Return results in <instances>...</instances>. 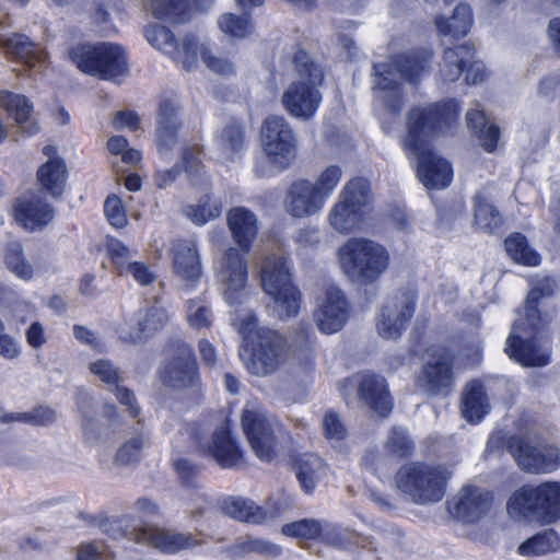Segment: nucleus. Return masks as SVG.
I'll return each mask as SVG.
<instances>
[{"instance_id":"f257e3e1","label":"nucleus","mask_w":560,"mask_h":560,"mask_svg":"<svg viewBox=\"0 0 560 560\" xmlns=\"http://www.w3.org/2000/svg\"><path fill=\"white\" fill-rule=\"evenodd\" d=\"M457 116L458 105L452 100L415 107L408 114L402 147L416 156L418 178L429 189L445 188L452 180L451 164L431 151L429 141L446 132Z\"/></svg>"},{"instance_id":"f03ea898","label":"nucleus","mask_w":560,"mask_h":560,"mask_svg":"<svg viewBox=\"0 0 560 560\" xmlns=\"http://www.w3.org/2000/svg\"><path fill=\"white\" fill-rule=\"evenodd\" d=\"M226 222L233 241L240 249L228 248L222 257L220 280L224 285L225 300L237 302L248 280V265L244 254L250 252L259 226L256 214L246 207H233L226 213Z\"/></svg>"},{"instance_id":"7ed1b4c3","label":"nucleus","mask_w":560,"mask_h":560,"mask_svg":"<svg viewBox=\"0 0 560 560\" xmlns=\"http://www.w3.org/2000/svg\"><path fill=\"white\" fill-rule=\"evenodd\" d=\"M432 55L431 50L421 49L399 55L389 63L374 65L376 98L390 113H398L404 105V96L396 75L409 83H417L428 71Z\"/></svg>"},{"instance_id":"20e7f679","label":"nucleus","mask_w":560,"mask_h":560,"mask_svg":"<svg viewBox=\"0 0 560 560\" xmlns=\"http://www.w3.org/2000/svg\"><path fill=\"white\" fill-rule=\"evenodd\" d=\"M337 258L347 278L362 285L374 283L389 266L387 249L365 237L348 238L337 249Z\"/></svg>"},{"instance_id":"39448f33","label":"nucleus","mask_w":560,"mask_h":560,"mask_svg":"<svg viewBox=\"0 0 560 560\" xmlns=\"http://www.w3.org/2000/svg\"><path fill=\"white\" fill-rule=\"evenodd\" d=\"M452 471L442 465L412 462L402 465L394 477L395 488L419 505L440 502Z\"/></svg>"},{"instance_id":"423d86ee","label":"nucleus","mask_w":560,"mask_h":560,"mask_svg":"<svg viewBox=\"0 0 560 560\" xmlns=\"http://www.w3.org/2000/svg\"><path fill=\"white\" fill-rule=\"evenodd\" d=\"M69 56L82 73L100 80H116L129 72L128 54L116 43L79 44L70 49Z\"/></svg>"},{"instance_id":"0eeeda50","label":"nucleus","mask_w":560,"mask_h":560,"mask_svg":"<svg viewBox=\"0 0 560 560\" xmlns=\"http://www.w3.org/2000/svg\"><path fill=\"white\" fill-rule=\"evenodd\" d=\"M260 280L262 290L273 301L280 319L298 316L302 294L292 280V273L284 257L266 256L261 262Z\"/></svg>"},{"instance_id":"6e6552de","label":"nucleus","mask_w":560,"mask_h":560,"mask_svg":"<svg viewBox=\"0 0 560 560\" xmlns=\"http://www.w3.org/2000/svg\"><path fill=\"white\" fill-rule=\"evenodd\" d=\"M513 517L539 524H551L560 518V482L548 481L537 487L524 486L516 490L506 504Z\"/></svg>"},{"instance_id":"1a4fd4ad","label":"nucleus","mask_w":560,"mask_h":560,"mask_svg":"<svg viewBox=\"0 0 560 560\" xmlns=\"http://www.w3.org/2000/svg\"><path fill=\"white\" fill-rule=\"evenodd\" d=\"M243 331H255L249 363L257 375H270L282 364L285 357L287 341L278 331L269 328H257V319L248 316L242 323Z\"/></svg>"},{"instance_id":"9d476101","label":"nucleus","mask_w":560,"mask_h":560,"mask_svg":"<svg viewBox=\"0 0 560 560\" xmlns=\"http://www.w3.org/2000/svg\"><path fill=\"white\" fill-rule=\"evenodd\" d=\"M260 142L268 162L278 172L288 170L296 158V139L283 117L269 116L264 120Z\"/></svg>"},{"instance_id":"9b49d317","label":"nucleus","mask_w":560,"mask_h":560,"mask_svg":"<svg viewBox=\"0 0 560 560\" xmlns=\"http://www.w3.org/2000/svg\"><path fill=\"white\" fill-rule=\"evenodd\" d=\"M171 358L159 370L162 383L175 389L200 385V373L194 348L182 339L167 343Z\"/></svg>"},{"instance_id":"f8f14e48","label":"nucleus","mask_w":560,"mask_h":560,"mask_svg":"<svg viewBox=\"0 0 560 560\" xmlns=\"http://www.w3.org/2000/svg\"><path fill=\"white\" fill-rule=\"evenodd\" d=\"M298 73L308 79L307 82H294L284 92L282 102L290 115L299 118H310L315 113V61L308 54L299 49L293 57Z\"/></svg>"},{"instance_id":"ddd939ff","label":"nucleus","mask_w":560,"mask_h":560,"mask_svg":"<svg viewBox=\"0 0 560 560\" xmlns=\"http://www.w3.org/2000/svg\"><path fill=\"white\" fill-rule=\"evenodd\" d=\"M535 327L530 325V318L520 317L513 325L512 331L506 340L505 352L517 362L526 366H544L549 362V347L537 343L533 335L539 329L541 320H534Z\"/></svg>"},{"instance_id":"4468645a","label":"nucleus","mask_w":560,"mask_h":560,"mask_svg":"<svg viewBox=\"0 0 560 560\" xmlns=\"http://www.w3.org/2000/svg\"><path fill=\"white\" fill-rule=\"evenodd\" d=\"M509 450L522 470L548 474L560 466V448L524 439H512Z\"/></svg>"},{"instance_id":"2eb2a0df","label":"nucleus","mask_w":560,"mask_h":560,"mask_svg":"<svg viewBox=\"0 0 560 560\" xmlns=\"http://www.w3.org/2000/svg\"><path fill=\"white\" fill-rule=\"evenodd\" d=\"M417 293L413 290L398 291L382 306L376 328L384 339H397L407 327L415 312Z\"/></svg>"},{"instance_id":"dca6fc26","label":"nucleus","mask_w":560,"mask_h":560,"mask_svg":"<svg viewBox=\"0 0 560 560\" xmlns=\"http://www.w3.org/2000/svg\"><path fill=\"white\" fill-rule=\"evenodd\" d=\"M475 52V46L468 42L445 49L440 69L442 79L445 82L456 81L468 65L465 75L466 82L468 84H477L483 81L486 69L482 62L474 60Z\"/></svg>"},{"instance_id":"f3484780","label":"nucleus","mask_w":560,"mask_h":560,"mask_svg":"<svg viewBox=\"0 0 560 560\" xmlns=\"http://www.w3.org/2000/svg\"><path fill=\"white\" fill-rule=\"evenodd\" d=\"M12 215L21 228L36 232L43 231L54 221L56 209L44 195L30 194L14 200Z\"/></svg>"},{"instance_id":"a211bd4d","label":"nucleus","mask_w":560,"mask_h":560,"mask_svg":"<svg viewBox=\"0 0 560 560\" xmlns=\"http://www.w3.org/2000/svg\"><path fill=\"white\" fill-rule=\"evenodd\" d=\"M137 544L152 547L164 555H176L200 546L202 540L191 533L144 525L138 530Z\"/></svg>"},{"instance_id":"6ab92c4d","label":"nucleus","mask_w":560,"mask_h":560,"mask_svg":"<svg viewBox=\"0 0 560 560\" xmlns=\"http://www.w3.org/2000/svg\"><path fill=\"white\" fill-rule=\"evenodd\" d=\"M491 503L492 497L488 491L466 486L447 502V510L454 517L474 523L488 513Z\"/></svg>"},{"instance_id":"aec40b11","label":"nucleus","mask_w":560,"mask_h":560,"mask_svg":"<svg viewBox=\"0 0 560 560\" xmlns=\"http://www.w3.org/2000/svg\"><path fill=\"white\" fill-rule=\"evenodd\" d=\"M242 427L256 456L271 462L276 457V441L268 421L256 411L245 409L242 413Z\"/></svg>"},{"instance_id":"412c9836","label":"nucleus","mask_w":560,"mask_h":560,"mask_svg":"<svg viewBox=\"0 0 560 560\" xmlns=\"http://www.w3.org/2000/svg\"><path fill=\"white\" fill-rule=\"evenodd\" d=\"M347 318L348 303L343 293L336 285H326L317 310V328L327 335L335 334L343 327Z\"/></svg>"},{"instance_id":"4be33fe9","label":"nucleus","mask_w":560,"mask_h":560,"mask_svg":"<svg viewBox=\"0 0 560 560\" xmlns=\"http://www.w3.org/2000/svg\"><path fill=\"white\" fill-rule=\"evenodd\" d=\"M199 55L211 71L222 75L234 74L235 69L232 61L218 58L212 55L209 48L200 47L197 38L191 34L186 35L183 43H179L177 58L172 59L176 62H180L183 69L189 71L196 66Z\"/></svg>"},{"instance_id":"5701e85b","label":"nucleus","mask_w":560,"mask_h":560,"mask_svg":"<svg viewBox=\"0 0 560 560\" xmlns=\"http://www.w3.org/2000/svg\"><path fill=\"white\" fill-rule=\"evenodd\" d=\"M179 109V105L172 98L165 97L159 103L155 137L160 151L173 149L178 141L183 127Z\"/></svg>"},{"instance_id":"b1692460","label":"nucleus","mask_w":560,"mask_h":560,"mask_svg":"<svg viewBox=\"0 0 560 560\" xmlns=\"http://www.w3.org/2000/svg\"><path fill=\"white\" fill-rule=\"evenodd\" d=\"M209 454L223 469L238 466L244 459V453L232 433L229 422L218 428L211 438Z\"/></svg>"},{"instance_id":"393cba45","label":"nucleus","mask_w":560,"mask_h":560,"mask_svg":"<svg viewBox=\"0 0 560 560\" xmlns=\"http://www.w3.org/2000/svg\"><path fill=\"white\" fill-rule=\"evenodd\" d=\"M69 171L63 158L48 159L36 171V182L42 192L54 200L62 198Z\"/></svg>"},{"instance_id":"a878e982","label":"nucleus","mask_w":560,"mask_h":560,"mask_svg":"<svg viewBox=\"0 0 560 560\" xmlns=\"http://www.w3.org/2000/svg\"><path fill=\"white\" fill-rule=\"evenodd\" d=\"M359 399L371 410L383 417L388 416L393 408L386 381L378 374L362 373Z\"/></svg>"},{"instance_id":"bb28decb","label":"nucleus","mask_w":560,"mask_h":560,"mask_svg":"<svg viewBox=\"0 0 560 560\" xmlns=\"http://www.w3.org/2000/svg\"><path fill=\"white\" fill-rule=\"evenodd\" d=\"M421 381L430 394H447L454 384L451 357L442 353L429 361L422 370Z\"/></svg>"},{"instance_id":"cd10ccee","label":"nucleus","mask_w":560,"mask_h":560,"mask_svg":"<svg viewBox=\"0 0 560 560\" xmlns=\"http://www.w3.org/2000/svg\"><path fill=\"white\" fill-rule=\"evenodd\" d=\"M90 371L97 375L106 385L115 387V395L118 401L127 407L131 418H137L140 415V408L137 405L133 392L119 385V372L110 361L104 359L96 360L90 364Z\"/></svg>"},{"instance_id":"c85d7f7f","label":"nucleus","mask_w":560,"mask_h":560,"mask_svg":"<svg viewBox=\"0 0 560 560\" xmlns=\"http://www.w3.org/2000/svg\"><path fill=\"white\" fill-rule=\"evenodd\" d=\"M212 0H151L153 15L163 22L183 24L192 16L194 8L199 9Z\"/></svg>"},{"instance_id":"c756f323","label":"nucleus","mask_w":560,"mask_h":560,"mask_svg":"<svg viewBox=\"0 0 560 560\" xmlns=\"http://www.w3.org/2000/svg\"><path fill=\"white\" fill-rule=\"evenodd\" d=\"M173 268L175 275L187 282L200 279L201 261L194 242L180 241L174 246Z\"/></svg>"},{"instance_id":"7c9ffc66","label":"nucleus","mask_w":560,"mask_h":560,"mask_svg":"<svg viewBox=\"0 0 560 560\" xmlns=\"http://www.w3.org/2000/svg\"><path fill=\"white\" fill-rule=\"evenodd\" d=\"M81 517L91 525L97 526L104 534L113 539L126 538L137 542L138 530L141 526H133L132 523L135 520L130 515L109 517L105 514H81Z\"/></svg>"},{"instance_id":"2f4dec72","label":"nucleus","mask_w":560,"mask_h":560,"mask_svg":"<svg viewBox=\"0 0 560 560\" xmlns=\"http://www.w3.org/2000/svg\"><path fill=\"white\" fill-rule=\"evenodd\" d=\"M462 415L470 423L479 422L490 410L482 383L469 382L462 394Z\"/></svg>"},{"instance_id":"473e14b6","label":"nucleus","mask_w":560,"mask_h":560,"mask_svg":"<svg viewBox=\"0 0 560 560\" xmlns=\"http://www.w3.org/2000/svg\"><path fill=\"white\" fill-rule=\"evenodd\" d=\"M287 209L295 218H303L315 212V184L306 179L295 180L289 188Z\"/></svg>"},{"instance_id":"72a5a7b5","label":"nucleus","mask_w":560,"mask_h":560,"mask_svg":"<svg viewBox=\"0 0 560 560\" xmlns=\"http://www.w3.org/2000/svg\"><path fill=\"white\" fill-rule=\"evenodd\" d=\"M221 510L224 514L246 523L262 524L267 521V513L264 508L243 498L228 497L223 499Z\"/></svg>"},{"instance_id":"f704fd0d","label":"nucleus","mask_w":560,"mask_h":560,"mask_svg":"<svg viewBox=\"0 0 560 560\" xmlns=\"http://www.w3.org/2000/svg\"><path fill=\"white\" fill-rule=\"evenodd\" d=\"M12 60L34 67L39 60L37 45L26 35L13 33L0 42Z\"/></svg>"},{"instance_id":"c9c22d12","label":"nucleus","mask_w":560,"mask_h":560,"mask_svg":"<svg viewBox=\"0 0 560 560\" xmlns=\"http://www.w3.org/2000/svg\"><path fill=\"white\" fill-rule=\"evenodd\" d=\"M168 322L165 308L151 306L147 308L144 316L137 323L126 340L131 343L145 341L162 330Z\"/></svg>"},{"instance_id":"e433bc0d","label":"nucleus","mask_w":560,"mask_h":560,"mask_svg":"<svg viewBox=\"0 0 560 560\" xmlns=\"http://www.w3.org/2000/svg\"><path fill=\"white\" fill-rule=\"evenodd\" d=\"M472 25V12L469 5L459 3L453 15L448 19H435V26L440 35L459 38L465 36Z\"/></svg>"},{"instance_id":"4c0bfd02","label":"nucleus","mask_w":560,"mask_h":560,"mask_svg":"<svg viewBox=\"0 0 560 560\" xmlns=\"http://www.w3.org/2000/svg\"><path fill=\"white\" fill-rule=\"evenodd\" d=\"M467 126L478 133L479 144L488 152L494 151L499 139V128L488 122L483 110L478 106L466 114Z\"/></svg>"},{"instance_id":"58836bf2","label":"nucleus","mask_w":560,"mask_h":560,"mask_svg":"<svg viewBox=\"0 0 560 560\" xmlns=\"http://www.w3.org/2000/svg\"><path fill=\"white\" fill-rule=\"evenodd\" d=\"M0 108L20 126L27 122L34 112V105L26 95L8 90H0Z\"/></svg>"},{"instance_id":"ea45409f","label":"nucleus","mask_w":560,"mask_h":560,"mask_svg":"<svg viewBox=\"0 0 560 560\" xmlns=\"http://www.w3.org/2000/svg\"><path fill=\"white\" fill-rule=\"evenodd\" d=\"M364 217L363 212L339 200L330 212L329 223L339 233L347 234L358 229Z\"/></svg>"},{"instance_id":"a19ab883","label":"nucleus","mask_w":560,"mask_h":560,"mask_svg":"<svg viewBox=\"0 0 560 560\" xmlns=\"http://www.w3.org/2000/svg\"><path fill=\"white\" fill-rule=\"evenodd\" d=\"M474 201L476 225L485 232L494 233L501 224L500 213L483 192L476 194Z\"/></svg>"},{"instance_id":"79ce46f5","label":"nucleus","mask_w":560,"mask_h":560,"mask_svg":"<svg viewBox=\"0 0 560 560\" xmlns=\"http://www.w3.org/2000/svg\"><path fill=\"white\" fill-rule=\"evenodd\" d=\"M559 544L558 535L552 529H545L522 542L517 552L524 557L542 556L557 549Z\"/></svg>"},{"instance_id":"37998d69","label":"nucleus","mask_w":560,"mask_h":560,"mask_svg":"<svg viewBox=\"0 0 560 560\" xmlns=\"http://www.w3.org/2000/svg\"><path fill=\"white\" fill-rule=\"evenodd\" d=\"M144 36L153 47L170 55L171 58H177L179 42L168 27L160 24H150L144 28Z\"/></svg>"},{"instance_id":"c03bdc74","label":"nucleus","mask_w":560,"mask_h":560,"mask_svg":"<svg viewBox=\"0 0 560 560\" xmlns=\"http://www.w3.org/2000/svg\"><path fill=\"white\" fill-rule=\"evenodd\" d=\"M3 261L7 268L18 278L30 280L33 277V267L26 260L23 245L20 241H12L5 245Z\"/></svg>"},{"instance_id":"a18cd8bd","label":"nucleus","mask_w":560,"mask_h":560,"mask_svg":"<svg viewBox=\"0 0 560 560\" xmlns=\"http://www.w3.org/2000/svg\"><path fill=\"white\" fill-rule=\"evenodd\" d=\"M340 200L366 214L371 200L368 180L364 178L349 180L340 195Z\"/></svg>"},{"instance_id":"49530a36","label":"nucleus","mask_w":560,"mask_h":560,"mask_svg":"<svg viewBox=\"0 0 560 560\" xmlns=\"http://www.w3.org/2000/svg\"><path fill=\"white\" fill-rule=\"evenodd\" d=\"M504 246L508 255L517 264L537 266L540 256L527 244L526 237L521 233H514L505 238Z\"/></svg>"},{"instance_id":"de8ad7c7","label":"nucleus","mask_w":560,"mask_h":560,"mask_svg":"<svg viewBox=\"0 0 560 560\" xmlns=\"http://www.w3.org/2000/svg\"><path fill=\"white\" fill-rule=\"evenodd\" d=\"M317 540L327 546L350 549L353 545L359 544V536L348 529H340L335 525L317 522Z\"/></svg>"},{"instance_id":"09e8293b","label":"nucleus","mask_w":560,"mask_h":560,"mask_svg":"<svg viewBox=\"0 0 560 560\" xmlns=\"http://www.w3.org/2000/svg\"><path fill=\"white\" fill-rule=\"evenodd\" d=\"M556 289V282L551 278H545L539 281L528 293L523 308V316L530 318V325L535 327L534 320H541L538 313L539 300L545 296H550Z\"/></svg>"},{"instance_id":"8fccbe9b","label":"nucleus","mask_w":560,"mask_h":560,"mask_svg":"<svg viewBox=\"0 0 560 560\" xmlns=\"http://www.w3.org/2000/svg\"><path fill=\"white\" fill-rule=\"evenodd\" d=\"M220 141L223 149L232 154L242 153L246 147L245 127L237 118H232L221 133Z\"/></svg>"},{"instance_id":"3c124183","label":"nucleus","mask_w":560,"mask_h":560,"mask_svg":"<svg viewBox=\"0 0 560 560\" xmlns=\"http://www.w3.org/2000/svg\"><path fill=\"white\" fill-rule=\"evenodd\" d=\"M221 212L222 203L219 201L211 202L210 195H205L200 198L198 205H189L185 209L186 215L197 225H203L220 217Z\"/></svg>"},{"instance_id":"603ef678","label":"nucleus","mask_w":560,"mask_h":560,"mask_svg":"<svg viewBox=\"0 0 560 560\" xmlns=\"http://www.w3.org/2000/svg\"><path fill=\"white\" fill-rule=\"evenodd\" d=\"M386 453L397 458L409 456L413 450V441L401 427H393L384 444Z\"/></svg>"},{"instance_id":"864d4df0","label":"nucleus","mask_w":560,"mask_h":560,"mask_svg":"<svg viewBox=\"0 0 560 560\" xmlns=\"http://www.w3.org/2000/svg\"><path fill=\"white\" fill-rule=\"evenodd\" d=\"M232 552L244 557L249 553H257L265 557L276 558L281 555V547L262 539H246L232 546Z\"/></svg>"},{"instance_id":"5fc2aeb1","label":"nucleus","mask_w":560,"mask_h":560,"mask_svg":"<svg viewBox=\"0 0 560 560\" xmlns=\"http://www.w3.org/2000/svg\"><path fill=\"white\" fill-rule=\"evenodd\" d=\"M220 30L234 38H244L250 34L253 25L249 15L242 16L234 13H224L220 16Z\"/></svg>"},{"instance_id":"6e6d98bb","label":"nucleus","mask_w":560,"mask_h":560,"mask_svg":"<svg viewBox=\"0 0 560 560\" xmlns=\"http://www.w3.org/2000/svg\"><path fill=\"white\" fill-rule=\"evenodd\" d=\"M283 535L299 539L302 548H307L315 540V520L307 518L284 524L281 528Z\"/></svg>"},{"instance_id":"4d7b16f0","label":"nucleus","mask_w":560,"mask_h":560,"mask_svg":"<svg viewBox=\"0 0 560 560\" xmlns=\"http://www.w3.org/2000/svg\"><path fill=\"white\" fill-rule=\"evenodd\" d=\"M173 469L183 487L189 489L198 488V477L201 471L199 465L180 457L173 462Z\"/></svg>"},{"instance_id":"13d9d810","label":"nucleus","mask_w":560,"mask_h":560,"mask_svg":"<svg viewBox=\"0 0 560 560\" xmlns=\"http://www.w3.org/2000/svg\"><path fill=\"white\" fill-rule=\"evenodd\" d=\"M55 419V411L47 407H38L31 412L8 413L2 417L3 422L24 421L35 425H47L52 423Z\"/></svg>"},{"instance_id":"bf43d9fd","label":"nucleus","mask_w":560,"mask_h":560,"mask_svg":"<svg viewBox=\"0 0 560 560\" xmlns=\"http://www.w3.org/2000/svg\"><path fill=\"white\" fill-rule=\"evenodd\" d=\"M104 213L108 223L115 229H122L128 223L124 202L116 194H110L106 197Z\"/></svg>"},{"instance_id":"052dcab7","label":"nucleus","mask_w":560,"mask_h":560,"mask_svg":"<svg viewBox=\"0 0 560 560\" xmlns=\"http://www.w3.org/2000/svg\"><path fill=\"white\" fill-rule=\"evenodd\" d=\"M142 446V436H136L125 442L116 453V463L119 465H131L138 463Z\"/></svg>"},{"instance_id":"680f3d73","label":"nucleus","mask_w":560,"mask_h":560,"mask_svg":"<svg viewBox=\"0 0 560 560\" xmlns=\"http://www.w3.org/2000/svg\"><path fill=\"white\" fill-rule=\"evenodd\" d=\"M202 153V149L198 145L196 147H185L182 150V163L184 171L190 177L201 176L205 165L200 159V154Z\"/></svg>"},{"instance_id":"e2e57ef3","label":"nucleus","mask_w":560,"mask_h":560,"mask_svg":"<svg viewBox=\"0 0 560 560\" xmlns=\"http://www.w3.org/2000/svg\"><path fill=\"white\" fill-rule=\"evenodd\" d=\"M322 425L324 435L328 440L341 441L347 435V429L341 418L332 410L325 413Z\"/></svg>"},{"instance_id":"0e129e2a","label":"nucleus","mask_w":560,"mask_h":560,"mask_svg":"<svg viewBox=\"0 0 560 560\" xmlns=\"http://www.w3.org/2000/svg\"><path fill=\"white\" fill-rule=\"evenodd\" d=\"M107 255L121 275L128 266L129 248L121 241L113 238L107 243Z\"/></svg>"},{"instance_id":"69168bd1","label":"nucleus","mask_w":560,"mask_h":560,"mask_svg":"<svg viewBox=\"0 0 560 560\" xmlns=\"http://www.w3.org/2000/svg\"><path fill=\"white\" fill-rule=\"evenodd\" d=\"M341 178V170L337 165L325 168L317 177V196L331 192Z\"/></svg>"},{"instance_id":"338daca9","label":"nucleus","mask_w":560,"mask_h":560,"mask_svg":"<svg viewBox=\"0 0 560 560\" xmlns=\"http://www.w3.org/2000/svg\"><path fill=\"white\" fill-rule=\"evenodd\" d=\"M292 505V498L284 492L279 493L276 497L268 498L266 501V509H264L267 513V520L282 515L285 511L290 510Z\"/></svg>"},{"instance_id":"774afa93","label":"nucleus","mask_w":560,"mask_h":560,"mask_svg":"<svg viewBox=\"0 0 560 560\" xmlns=\"http://www.w3.org/2000/svg\"><path fill=\"white\" fill-rule=\"evenodd\" d=\"M361 378L362 373H357L340 383L339 392L347 405H351L352 401L359 399L361 395Z\"/></svg>"}]
</instances>
